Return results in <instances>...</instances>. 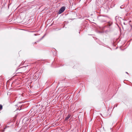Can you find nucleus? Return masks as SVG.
<instances>
[{
    "label": "nucleus",
    "instance_id": "1",
    "mask_svg": "<svg viewBox=\"0 0 132 132\" xmlns=\"http://www.w3.org/2000/svg\"><path fill=\"white\" fill-rule=\"evenodd\" d=\"M113 23V22L112 21H109L107 22L106 25L105 27H106L108 28H110L112 24Z\"/></svg>",
    "mask_w": 132,
    "mask_h": 132
},
{
    "label": "nucleus",
    "instance_id": "2",
    "mask_svg": "<svg viewBox=\"0 0 132 132\" xmlns=\"http://www.w3.org/2000/svg\"><path fill=\"white\" fill-rule=\"evenodd\" d=\"M65 9V7L63 6L61 7L58 13L59 14H60L63 12Z\"/></svg>",
    "mask_w": 132,
    "mask_h": 132
},
{
    "label": "nucleus",
    "instance_id": "3",
    "mask_svg": "<svg viewBox=\"0 0 132 132\" xmlns=\"http://www.w3.org/2000/svg\"><path fill=\"white\" fill-rule=\"evenodd\" d=\"M101 18L102 19V20H101V21L102 22H106V21L105 20V19L104 18V16H101Z\"/></svg>",
    "mask_w": 132,
    "mask_h": 132
},
{
    "label": "nucleus",
    "instance_id": "4",
    "mask_svg": "<svg viewBox=\"0 0 132 132\" xmlns=\"http://www.w3.org/2000/svg\"><path fill=\"white\" fill-rule=\"evenodd\" d=\"M71 116V115L69 114L68 116L66 117L65 119V121H67L68 120L70 117Z\"/></svg>",
    "mask_w": 132,
    "mask_h": 132
},
{
    "label": "nucleus",
    "instance_id": "5",
    "mask_svg": "<svg viewBox=\"0 0 132 132\" xmlns=\"http://www.w3.org/2000/svg\"><path fill=\"white\" fill-rule=\"evenodd\" d=\"M3 108L2 105L1 104H0V110H2Z\"/></svg>",
    "mask_w": 132,
    "mask_h": 132
},
{
    "label": "nucleus",
    "instance_id": "6",
    "mask_svg": "<svg viewBox=\"0 0 132 132\" xmlns=\"http://www.w3.org/2000/svg\"><path fill=\"white\" fill-rule=\"evenodd\" d=\"M120 8L121 9L124 8V7H123V5H122L121 6H120Z\"/></svg>",
    "mask_w": 132,
    "mask_h": 132
},
{
    "label": "nucleus",
    "instance_id": "7",
    "mask_svg": "<svg viewBox=\"0 0 132 132\" xmlns=\"http://www.w3.org/2000/svg\"><path fill=\"white\" fill-rule=\"evenodd\" d=\"M117 104H116V105H114V107L113 108V109H114V108L115 107H117Z\"/></svg>",
    "mask_w": 132,
    "mask_h": 132
},
{
    "label": "nucleus",
    "instance_id": "8",
    "mask_svg": "<svg viewBox=\"0 0 132 132\" xmlns=\"http://www.w3.org/2000/svg\"><path fill=\"white\" fill-rule=\"evenodd\" d=\"M126 73H127V74H128V73L127 72H126Z\"/></svg>",
    "mask_w": 132,
    "mask_h": 132
},
{
    "label": "nucleus",
    "instance_id": "9",
    "mask_svg": "<svg viewBox=\"0 0 132 132\" xmlns=\"http://www.w3.org/2000/svg\"><path fill=\"white\" fill-rule=\"evenodd\" d=\"M117 16H116V18H115V19H116V18H117Z\"/></svg>",
    "mask_w": 132,
    "mask_h": 132
},
{
    "label": "nucleus",
    "instance_id": "10",
    "mask_svg": "<svg viewBox=\"0 0 132 132\" xmlns=\"http://www.w3.org/2000/svg\"><path fill=\"white\" fill-rule=\"evenodd\" d=\"M44 36H43V37H42V38H43L44 37Z\"/></svg>",
    "mask_w": 132,
    "mask_h": 132
}]
</instances>
